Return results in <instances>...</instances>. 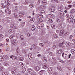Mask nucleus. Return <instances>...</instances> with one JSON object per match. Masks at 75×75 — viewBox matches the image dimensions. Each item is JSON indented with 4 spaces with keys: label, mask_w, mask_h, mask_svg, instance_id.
Returning <instances> with one entry per match:
<instances>
[{
    "label": "nucleus",
    "mask_w": 75,
    "mask_h": 75,
    "mask_svg": "<svg viewBox=\"0 0 75 75\" xmlns=\"http://www.w3.org/2000/svg\"><path fill=\"white\" fill-rule=\"evenodd\" d=\"M34 68L35 69L36 71H39L40 69V67H38L37 66H35L34 67Z\"/></svg>",
    "instance_id": "obj_15"
},
{
    "label": "nucleus",
    "mask_w": 75,
    "mask_h": 75,
    "mask_svg": "<svg viewBox=\"0 0 75 75\" xmlns=\"http://www.w3.org/2000/svg\"><path fill=\"white\" fill-rule=\"evenodd\" d=\"M35 30V27L34 25L32 26V31H34Z\"/></svg>",
    "instance_id": "obj_29"
},
{
    "label": "nucleus",
    "mask_w": 75,
    "mask_h": 75,
    "mask_svg": "<svg viewBox=\"0 0 75 75\" xmlns=\"http://www.w3.org/2000/svg\"><path fill=\"white\" fill-rule=\"evenodd\" d=\"M39 45L40 46H41V47H44V44L43 43H40L39 44Z\"/></svg>",
    "instance_id": "obj_49"
},
{
    "label": "nucleus",
    "mask_w": 75,
    "mask_h": 75,
    "mask_svg": "<svg viewBox=\"0 0 75 75\" xmlns=\"http://www.w3.org/2000/svg\"><path fill=\"white\" fill-rule=\"evenodd\" d=\"M48 21L50 23H52L53 22V21L51 19H49Z\"/></svg>",
    "instance_id": "obj_48"
},
{
    "label": "nucleus",
    "mask_w": 75,
    "mask_h": 75,
    "mask_svg": "<svg viewBox=\"0 0 75 75\" xmlns=\"http://www.w3.org/2000/svg\"><path fill=\"white\" fill-rule=\"evenodd\" d=\"M56 28H57V26H56L55 25H54L53 27H52V28L53 29H55Z\"/></svg>",
    "instance_id": "obj_60"
},
{
    "label": "nucleus",
    "mask_w": 75,
    "mask_h": 75,
    "mask_svg": "<svg viewBox=\"0 0 75 75\" xmlns=\"http://www.w3.org/2000/svg\"><path fill=\"white\" fill-rule=\"evenodd\" d=\"M19 60L21 61H23L24 60V58L23 57H21L19 58Z\"/></svg>",
    "instance_id": "obj_43"
},
{
    "label": "nucleus",
    "mask_w": 75,
    "mask_h": 75,
    "mask_svg": "<svg viewBox=\"0 0 75 75\" xmlns=\"http://www.w3.org/2000/svg\"><path fill=\"white\" fill-rule=\"evenodd\" d=\"M22 71L24 72H25V71H26V68H23L22 69Z\"/></svg>",
    "instance_id": "obj_38"
},
{
    "label": "nucleus",
    "mask_w": 75,
    "mask_h": 75,
    "mask_svg": "<svg viewBox=\"0 0 75 75\" xmlns=\"http://www.w3.org/2000/svg\"><path fill=\"white\" fill-rule=\"evenodd\" d=\"M19 17L21 18H23L24 17V14H19Z\"/></svg>",
    "instance_id": "obj_17"
},
{
    "label": "nucleus",
    "mask_w": 75,
    "mask_h": 75,
    "mask_svg": "<svg viewBox=\"0 0 75 75\" xmlns=\"http://www.w3.org/2000/svg\"><path fill=\"white\" fill-rule=\"evenodd\" d=\"M43 25L44 24L42 23H40L38 24L37 27L38 28H41Z\"/></svg>",
    "instance_id": "obj_4"
},
{
    "label": "nucleus",
    "mask_w": 75,
    "mask_h": 75,
    "mask_svg": "<svg viewBox=\"0 0 75 75\" xmlns=\"http://www.w3.org/2000/svg\"><path fill=\"white\" fill-rule=\"evenodd\" d=\"M41 0H39L38 1V5H39V4H40V2L41 1Z\"/></svg>",
    "instance_id": "obj_59"
},
{
    "label": "nucleus",
    "mask_w": 75,
    "mask_h": 75,
    "mask_svg": "<svg viewBox=\"0 0 75 75\" xmlns=\"http://www.w3.org/2000/svg\"><path fill=\"white\" fill-rule=\"evenodd\" d=\"M43 4H47V1H43L42 2Z\"/></svg>",
    "instance_id": "obj_32"
},
{
    "label": "nucleus",
    "mask_w": 75,
    "mask_h": 75,
    "mask_svg": "<svg viewBox=\"0 0 75 75\" xmlns=\"http://www.w3.org/2000/svg\"><path fill=\"white\" fill-rule=\"evenodd\" d=\"M46 29H44L42 32V33L43 34V35H45V33H46Z\"/></svg>",
    "instance_id": "obj_12"
},
{
    "label": "nucleus",
    "mask_w": 75,
    "mask_h": 75,
    "mask_svg": "<svg viewBox=\"0 0 75 75\" xmlns=\"http://www.w3.org/2000/svg\"><path fill=\"white\" fill-rule=\"evenodd\" d=\"M4 58H3V57H0V61H4Z\"/></svg>",
    "instance_id": "obj_31"
},
{
    "label": "nucleus",
    "mask_w": 75,
    "mask_h": 75,
    "mask_svg": "<svg viewBox=\"0 0 75 75\" xmlns=\"http://www.w3.org/2000/svg\"><path fill=\"white\" fill-rule=\"evenodd\" d=\"M43 67L44 68L46 69L47 68H48V65L47 64H44L43 65Z\"/></svg>",
    "instance_id": "obj_18"
},
{
    "label": "nucleus",
    "mask_w": 75,
    "mask_h": 75,
    "mask_svg": "<svg viewBox=\"0 0 75 75\" xmlns=\"http://www.w3.org/2000/svg\"><path fill=\"white\" fill-rule=\"evenodd\" d=\"M47 71H53V69L52 67H50L48 68Z\"/></svg>",
    "instance_id": "obj_47"
},
{
    "label": "nucleus",
    "mask_w": 75,
    "mask_h": 75,
    "mask_svg": "<svg viewBox=\"0 0 75 75\" xmlns=\"http://www.w3.org/2000/svg\"><path fill=\"white\" fill-rule=\"evenodd\" d=\"M62 57L64 58H66V59H69L70 58V56H71V54H64V53H63L62 54Z\"/></svg>",
    "instance_id": "obj_1"
},
{
    "label": "nucleus",
    "mask_w": 75,
    "mask_h": 75,
    "mask_svg": "<svg viewBox=\"0 0 75 75\" xmlns=\"http://www.w3.org/2000/svg\"><path fill=\"white\" fill-rule=\"evenodd\" d=\"M58 11H61V7L59 6H58Z\"/></svg>",
    "instance_id": "obj_45"
},
{
    "label": "nucleus",
    "mask_w": 75,
    "mask_h": 75,
    "mask_svg": "<svg viewBox=\"0 0 75 75\" xmlns=\"http://www.w3.org/2000/svg\"><path fill=\"white\" fill-rule=\"evenodd\" d=\"M48 73L50 74H52V72H53V70H49L47 71Z\"/></svg>",
    "instance_id": "obj_33"
},
{
    "label": "nucleus",
    "mask_w": 75,
    "mask_h": 75,
    "mask_svg": "<svg viewBox=\"0 0 75 75\" xmlns=\"http://www.w3.org/2000/svg\"><path fill=\"white\" fill-rule=\"evenodd\" d=\"M10 58H12L13 59V60H14V61H16V60H17V58H18V57H16V56H13V55H12L10 56Z\"/></svg>",
    "instance_id": "obj_7"
},
{
    "label": "nucleus",
    "mask_w": 75,
    "mask_h": 75,
    "mask_svg": "<svg viewBox=\"0 0 75 75\" xmlns=\"http://www.w3.org/2000/svg\"><path fill=\"white\" fill-rule=\"evenodd\" d=\"M29 6L31 8H33L34 7V5L33 4H30Z\"/></svg>",
    "instance_id": "obj_40"
},
{
    "label": "nucleus",
    "mask_w": 75,
    "mask_h": 75,
    "mask_svg": "<svg viewBox=\"0 0 75 75\" xmlns=\"http://www.w3.org/2000/svg\"><path fill=\"white\" fill-rule=\"evenodd\" d=\"M45 44H50V42L48 41H47L45 42Z\"/></svg>",
    "instance_id": "obj_44"
},
{
    "label": "nucleus",
    "mask_w": 75,
    "mask_h": 75,
    "mask_svg": "<svg viewBox=\"0 0 75 75\" xmlns=\"http://www.w3.org/2000/svg\"><path fill=\"white\" fill-rule=\"evenodd\" d=\"M17 71V69L16 67L13 68L11 70V72L13 74H15Z\"/></svg>",
    "instance_id": "obj_2"
},
{
    "label": "nucleus",
    "mask_w": 75,
    "mask_h": 75,
    "mask_svg": "<svg viewBox=\"0 0 75 75\" xmlns=\"http://www.w3.org/2000/svg\"><path fill=\"white\" fill-rule=\"evenodd\" d=\"M9 64H8L7 63H5L4 64V66H6V67H8V66Z\"/></svg>",
    "instance_id": "obj_58"
},
{
    "label": "nucleus",
    "mask_w": 75,
    "mask_h": 75,
    "mask_svg": "<svg viewBox=\"0 0 75 75\" xmlns=\"http://www.w3.org/2000/svg\"><path fill=\"white\" fill-rule=\"evenodd\" d=\"M3 15V12L1 11L0 12V16H2Z\"/></svg>",
    "instance_id": "obj_54"
},
{
    "label": "nucleus",
    "mask_w": 75,
    "mask_h": 75,
    "mask_svg": "<svg viewBox=\"0 0 75 75\" xmlns=\"http://www.w3.org/2000/svg\"><path fill=\"white\" fill-rule=\"evenodd\" d=\"M43 61L44 62H47V58L45 57H44L43 59Z\"/></svg>",
    "instance_id": "obj_36"
},
{
    "label": "nucleus",
    "mask_w": 75,
    "mask_h": 75,
    "mask_svg": "<svg viewBox=\"0 0 75 75\" xmlns=\"http://www.w3.org/2000/svg\"><path fill=\"white\" fill-rule=\"evenodd\" d=\"M17 44V40H14L12 42V45H13V46H14L15 45H16Z\"/></svg>",
    "instance_id": "obj_5"
},
{
    "label": "nucleus",
    "mask_w": 75,
    "mask_h": 75,
    "mask_svg": "<svg viewBox=\"0 0 75 75\" xmlns=\"http://www.w3.org/2000/svg\"><path fill=\"white\" fill-rule=\"evenodd\" d=\"M3 35L2 34L0 35V39H1V38H3Z\"/></svg>",
    "instance_id": "obj_51"
},
{
    "label": "nucleus",
    "mask_w": 75,
    "mask_h": 75,
    "mask_svg": "<svg viewBox=\"0 0 75 75\" xmlns=\"http://www.w3.org/2000/svg\"><path fill=\"white\" fill-rule=\"evenodd\" d=\"M10 1V0H9L8 1H5V3H9Z\"/></svg>",
    "instance_id": "obj_64"
},
{
    "label": "nucleus",
    "mask_w": 75,
    "mask_h": 75,
    "mask_svg": "<svg viewBox=\"0 0 75 75\" xmlns=\"http://www.w3.org/2000/svg\"><path fill=\"white\" fill-rule=\"evenodd\" d=\"M64 12L62 11H61L59 13L58 16L62 17V16H64Z\"/></svg>",
    "instance_id": "obj_8"
},
{
    "label": "nucleus",
    "mask_w": 75,
    "mask_h": 75,
    "mask_svg": "<svg viewBox=\"0 0 75 75\" xmlns=\"http://www.w3.org/2000/svg\"><path fill=\"white\" fill-rule=\"evenodd\" d=\"M27 35L28 37H30V36H31V35L29 33H27Z\"/></svg>",
    "instance_id": "obj_57"
},
{
    "label": "nucleus",
    "mask_w": 75,
    "mask_h": 75,
    "mask_svg": "<svg viewBox=\"0 0 75 75\" xmlns=\"http://www.w3.org/2000/svg\"><path fill=\"white\" fill-rule=\"evenodd\" d=\"M27 72L30 74H32L34 73V71L32 69L30 68L28 69L27 70Z\"/></svg>",
    "instance_id": "obj_3"
},
{
    "label": "nucleus",
    "mask_w": 75,
    "mask_h": 75,
    "mask_svg": "<svg viewBox=\"0 0 75 75\" xmlns=\"http://www.w3.org/2000/svg\"><path fill=\"white\" fill-rule=\"evenodd\" d=\"M68 7L69 8H71L72 7V6L71 5H69L68 6Z\"/></svg>",
    "instance_id": "obj_61"
},
{
    "label": "nucleus",
    "mask_w": 75,
    "mask_h": 75,
    "mask_svg": "<svg viewBox=\"0 0 75 75\" xmlns=\"http://www.w3.org/2000/svg\"><path fill=\"white\" fill-rule=\"evenodd\" d=\"M70 17L71 19H72L74 18V16L72 15H70Z\"/></svg>",
    "instance_id": "obj_55"
},
{
    "label": "nucleus",
    "mask_w": 75,
    "mask_h": 75,
    "mask_svg": "<svg viewBox=\"0 0 75 75\" xmlns=\"http://www.w3.org/2000/svg\"><path fill=\"white\" fill-rule=\"evenodd\" d=\"M2 21L3 23H4V24H7V23H8V22L7 21H6L4 19H2Z\"/></svg>",
    "instance_id": "obj_16"
},
{
    "label": "nucleus",
    "mask_w": 75,
    "mask_h": 75,
    "mask_svg": "<svg viewBox=\"0 0 75 75\" xmlns=\"http://www.w3.org/2000/svg\"><path fill=\"white\" fill-rule=\"evenodd\" d=\"M1 6L3 8H4L5 7V6H4V4L3 3L1 4Z\"/></svg>",
    "instance_id": "obj_39"
},
{
    "label": "nucleus",
    "mask_w": 75,
    "mask_h": 75,
    "mask_svg": "<svg viewBox=\"0 0 75 75\" xmlns=\"http://www.w3.org/2000/svg\"><path fill=\"white\" fill-rule=\"evenodd\" d=\"M8 32L10 33H12L13 31L11 29H10L8 30Z\"/></svg>",
    "instance_id": "obj_56"
},
{
    "label": "nucleus",
    "mask_w": 75,
    "mask_h": 75,
    "mask_svg": "<svg viewBox=\"0 0 75 75\" xmlns=\"http://www.w3.org/2000/svg\"><path fill=\"white\" fill-rule=\"evenodd\" d=\"M5 12L8 14H11V11L10 9L8 8L6 9Z\"/></svg>",
    "instance_id": "obj_6"
},
{
    "label": "nucleus",
    "mask_w": 75,
    "mask_h": 75,
    "mask_svg": "<svg viewBox=\"0 0 75 75\" xmlns=\"http://www.w3.org/2000/svg\"><path fill=\"white\" fill-rule=\"evenodd\" d=\"M60 33H61L62 34H63L64 33V30H61L60 31Z\"/></svg>",
    "instance_id": "obj_42"
},
{
    "label": "nucleus",
    "mask_w": 75,
    "mask_h": 75,
    "mask_svg": "<svg viewBox=\"0 0 75 75\" xmlns=\"http://www.w3.org/2000/svg\"><path fill=\"white\" fill-rule=\"evenodd\" d=\"M45 11L43 10H42V14H43V13H45Z\"/></svg>",
    "instance_id": "obj_63"
},
{
    "label": "nucleus",
    "mask_w": 75,
    "mask_h": 75,
    "mask_svg": "<svg viewBox=\"0 0 75 75\" xmlns=\"http://www.w3.org/2000/svg\"><path fill=\"white\" fill-rule=\"evenodd\" d=\"M62 50L60 49L57 52V54H61V53H62Z\"/></svg>",
    "instance_id": "obj_22"
},
{
    "label": "nucleus",
    "mask_w": 75,
    "mask_h": 75,
    "mask_svg": "<svg viewBox=\"0 0 75 75\" xmlns=\"http://www.w3.org/2000/svg\"><path fill=\"white\" fill-rule=\"evenodd\" d=\"M13 15H14L15 17L16 18H18V15L16 13H14V14H13Z\"/></svg>",
    "instance_id": "obj_24"
},
{
    "label": "nucleus",
    "mask_w": 75,
    "mask_h": 75,
    "mask_svg": "<svg viewBox=\"0 0 75 75\" xmlns=\"http://www.w3.org/2000/svg\"><path fill=\"white\" fill-rule=\"evenodd\" d=\"M34 20H33V19L31 18L30 19V23H33L34 22Z\"/></svg>",
    "instance_id": "obj_53"
},
{
    "label": "nucleus",
    "mask_w": 75,
    "mask_h": 75,
    "mask_svg": "<svg viewBox=\"0 0 75 75\" xmlns=\"http://www.w3.org/2000/svg\"><path fill=\"white\" fill-rule=\"evenodd\" d=\"M11 28H13L14 29H17V27H15L14 25H11Z\"/></svg>",
    "instance_id": "obj_19"
},
{
    "label": "nucleus",
    "mask_w": 75,
    "mask_h": 75,
    "mask_svg": "<svg viewBox=\"0 0 75 75\" xmlns=\"http://www.w3.org/2000/svg\"><path fill=\"white\" fill-rule=\"evenodd\" d=\"M37 47V44H34L32 45V48H33V49H35L36 48V47Z\"/></svg>",
    "instance_id": "obj_11"
},
{
    "label": "nucleus",
    "mask_w": 75,
    "mask_h": 75,
    "mask_svg": "<svg viewBox=\"0 0 75 75\" xmlns=\"http://www.w3.org/2000/svg\"><path fill=\"white\" fill-rule=\"evenodd\" d=\"M66 17L67 18H68V17H69V14H67L66 15Z\"/></svg>",
    "instance_id": "obj_62"
},
{
    "label": "nucleus",
    "mask_w": 75,
    "mask_h": 75,
    "mask_svg": "<svg viewBox=\"0 0 75 75\" xmlns=\"http://www.w3.org/2000/svg\"><path fill=\"white\" fill-rule=\"evenodd\" d=\"M71 52L72 54H75V50H71Z\"/></svg>",
    "instance_id": "obj_50"
},
{
    "label": "nucleus",
    "mask_w": 75,
    "mask_h": 75,
    "mask_svg": "<svg viewBox=\"0 0 75 75\" xmlns=\"http://www.w3.org/2000/svg\"><path fill=\"white\" fill-rule=\"evenodd\" d=\"M16 52L17 54H20L21 53V52L20 51V49H19V47H17V49H16Z\"/></svg>",
    "instance_id": "obj_10"
},
{
    "label": "nucleus",
    "mask_w": 75,
    "mask_h": 75,
    "mask_svg": "<svg viewBox=\"0 0 75 75\" xmlns=\"http://www.w3.org/2000/svg\"><path fill=\"white\" fill-rule=\"evenodd\" d=\"M40 7L41 8H45V6L43 5H42L40 6Z\"/></svg>",
    "instance_id": "obj_30"
},
{
    "label": "nucleus",
    "mask_w": 75,
    "mask_h": 75,
    "mask_svg": "<svg viewBox=\"0 0 75 75\" xmlns=\"http://www.w3.org/2000/svg\"><path fill=\"white\" fill-rule=\"evenodd\" d=\"M45 71L42 70L40 71L39 73L41 75H42V74H43L44 73Z\"/></svg>",
    "instance_id": "obj_26"
},
{
    "label": "nucleus",
    "mask_w": 75,
    "mask_h": 75,
    "mask_svg": "<svg viewBox=\"0 0 75 75\" xmlns=\"http://www.w3.org/2000/svg\"><path fill=\"white\" fill-rule=\"evenodd\" d=\"M64 42H63L62 43H60L59 44V47H61V46H62V45H63V44H64Z\"/></svg>",
    "instance_id": "obj_28"
},
{
    "label": "nucleus",
    "mask_w": 75,
    "mask_h": 75,
    "mask_svg": "<svg viewBox=\"0 0 75 75\" xmlns=\"http://www.w3.org/2000/svg\"><path fill=\"white\" fill-rule=\"evenodd\" d=\"M19 67H23L24 66V64L22 63H20L19 64Z\"/></svg>",
    "instance_id": "obj_25"
},
{
    "label": "nucleus",
    "mask_w": 75,
    "mask_h": 75,
    "mask_svg": "<svg viewBox=\"0 0 75 75\" xmlns=\"http://www.w3.org/2000/svg\"><path fill=\"white\" fill-rule=\"evenodd\" d=\"M65 45L67 47H69L71 45V43L69 42H67L65 44Z\"/></svg>",
    "instance_id": "obj_14"
},
{
    "label": "nucleus",
    "mask_w": 75,
    "mask_h": 75,
    "mask_svg": "<svg viewBox=\"0 0 75 75\" xmlns=\"http://www.w3.org/2000/svg\"><path fill=\"white\" fill-rule=\"evenodd\" d=\"M4 58L5 59H6L7 60H8V56L6 55H4L3 56Z\"/></svg>",
    "instance_id": "obj_21"
},
{
    "label": "nucleus",
    "mask_w": 75,
    "mask_h": 75,
    "mask_svg": "<svg viewBox=\"0 0 75 75\" xmlns=\"http://www.w3.org/2000/svg\"><path fill=\"white\" fill-rule=\"evenodd\" d=\"M22 52L23 53V54H25V53H26V50L24 49H22Z\"/></svg>",
    "instance_id": "obj_35"
},
{
    "label": "nucleus",
    "mask_w": 75,
    "mask_h": 75,
    "mask_svg": "<svg viewBox=\"0 0 75 75\" xmlns=\"http://www.w3.org/2000/svg\"><path fill=\"white\" fill-rule=\"evenodd\" d=\"M20 38L21 40H24V36L21 35H20Z\"/></svg>",
    "instance_id": "obj_20"
},
{
    "label": "nucleus",
    "mask_w": 75,
    "mask_h": 75,
    "mask_svg": "<svg viewBox=\"0 0 75 75\" xmlns=\"http://www.w3.org/2000/svg\"><path fill=\"white\" fill-rule=\"evenodd\" d=\"M51 17V15L50 14L49 15L47 16V18H50Z\"/></svg>",
    "instance_id": "obj_52"
},
{
    "label": "nucleus",
    "mask_w": 75,
    "mask_h": 75,
    "mask_svg": "<svg viewBox=\"0 0 75 75\" xmlns=\"http://www.w3.org/2000/svg\"><path fill=\"white\" fill-rule=\"evenodd\" d=\"M55 10V8L54 6L51 7L50 9V11H52V12H53V11H54Z\"/></svg>",
    "instance_id": "obj_9"
},
{
    "label": "nucleus",
    "mask_w": 75,
    "mask_h": 75,
    "mask_svg": "<svg viewBox=\"0 0 75 75\" xmlns=\"http://www.w3.org/2000/svg\"><path fill=\"white\" fill-rule=\"evenodd\" d=\"M53 37H54V38H57L58 36L57 35L55 34L53 35Z\"/></svg>",
    "instance_id": "obj_34"
},
{
    "label": "nucleus",
    "mask_w": 75,
    "mask_h": 75,
    "mask_svg": "<svg viewBox=\"0 0 75 75\" xmlns=\"http://www.w3.org/2000/svg\"><path fill=\"white\" fill-rule=\"evenodd\" d=\"M49 55H51V56H52V57H54V54L52 53V52H50L49 54Z\"/></svg>",
    "instance_id": "obj_37"
},
{
    "label": "nucleus",
    "mask_w": 75,
    "mask_h": 75,
    "mask_svg": "<svg viewBox=\"0 0 75 75\" xmlns=\"http://www.w3.org/2000/svg\"><path fill=\"white\" fill-rule=\"evenodd\" d=\"M75 12V9H73L71 10L70 11V13L72 14L74 13Z\"/></svg>",
    "instance_id": "obj_23"
},
{
    "label": "nucleus",
    "mask_w": 75,
    "mask_h": 75,
    "mask_svg": "<svg viewBox=\"0 0 75 75\" xmlns=\"http://www.w3.org/2000/svg\"><path fill=\"white\" fill-rule=\"evenodd\" d=\"M28 57L30 59H33V56H32V54L30 53L28 54Z\"/></svg>",
    "instance_id": "obj_13"
},
{
    "label": "nucleus",
    "mask_w": 75,
    "mask_h": 75,
    "mask_svg": "<svg viewBox=\"0 0 75 75\" xmlns=\"http://www.w3.org/2000/svg\"><path fill=\"white\" fill-rule=\"evenodd\" d=\"M10 6V4L9 3H7L5 5V7H6L7 8H8V6Z\"/></svg>",
    "instance_id": "obj_41"
},
{
    "label": "nucleus",
    "mask_w": 75,
    "mask_h": 75,
    "mask_svg": "<svg viewBox=\"0 0 75 75\" xmlns=\"http://www.w3.org/2000/svg\"><path fill=\"white\" fill-rule=\"evenodd\" d=\"M71 23H72L73 24H74V23H75V19L71 20Z\"/></svg>",
    "instance_id": "obj_46"
},
{
    "label": "nucleus",
    "mask_w": 75,
    "mask_h": 75,
    "mask_svg": "<svg viewBox=\"0 0 75 75\" xmlns=\"http://www.w3.org/2000/svg\"><path fill=\"white\" fill-rule=\"evenodd\" d=\"M57 22H58V23H59V22H60V21H61V18H59L57 19Z\"/></svg>",
    "instance_id": "obj_27"
}]
</instances>
